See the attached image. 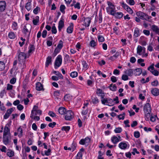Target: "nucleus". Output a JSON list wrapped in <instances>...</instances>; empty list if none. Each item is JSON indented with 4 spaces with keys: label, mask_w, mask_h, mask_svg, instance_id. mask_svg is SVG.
Wrapping results in <instances>:
<instances>
[{
    "label": "nucleus",
    "mask_w": 159,
    "mask_h": 159,
    "mask_svg": "<svg viewBox=\"0 0 159 159\" xmlns=\"http://www.w3.org/2000/svg\"><path fill=\"white\" fill-rule=\"evenodd\" d=\"M17 53L18 60L20 62L18 66L19 67L23 69L26 67L25 61L27 57L26 55L24 52H20V50H18Z\"/></svg>",
    "instance_id": "nucleus-1"
},
{
    "label": "nucleus",
    "mask_w": 159,
    "mask_h": 159,
    "mask_svg": "<svg viewBox=\"0 0 159 159\" xmlns=\"http://www.w3.org/2000/svg\"><path fill=\"white\" fill-rule=\"evenodd\" d=\"M107 3L108 6L106 8L107 12L110 15H113L114 12L115 11V5L109 1H107Z\"/></svg>",
    "instance_id": "nucleus-2"
},
{
    "label": "nucleus",
    "mask_w": 159,
    "mask_h": 159,
    "mask_svg": "<svg viewBox=\"0 0 159 159\" xmlns=\"http://www.w3.org/2000/svg\"><path fill=\"white\" fill-rule=\"evenodd\" d=\"M136 15L141 19L148 20L151 18V16H149L146 13L141 11H138L136 13Z\"/></svg>",
    "instance_id": "nucleus-3"
},
{
    "label": "nucleus",
    "mask_w": 159,
    "mask_h": 159,
    "mask_svg": "<svg viewBox=\"0 0 159 159\" xmlns=\"http://www.w3.org/2000/svg\"><path fill=\"white\" fill-rule=\"evenodd\" d=\"M2 141L6 145L9 144L11 142V134H3Z\"/></svg>",
    "instance_id": "nucleus-4"
},
{
    "label": "nucleus",
    "mask_w": 159,
    "mask_h": 159,
    "mask_svg": "<svg viewBox=\"0 0 159 159\" xmlns=\"http://www.w3.org/2000/svg\"><path fill=\"white\" fill-rule=\"evenodd\" d=\"M62 62V57L61 55H59L57 57L55 63V68H57L61 65Z\"/></svg>",
    "instance_id": "nucleus-5"
},
{
    "label": "nucleus",
    "mask_w": 159,
    "mask_h": 159,
    "mask_svg": "<svg viewBox=\"0 0 159 159\" xmlns=\"http://www.w3.org/2000/svg\"><path fill=\"white\" fill-rule=\"evenodd\" d=\"M32 26L29 24H27L23 27V32L26 34L28 33H29L30 35L31 30Z\"/></svg>",
    "instance_id": "nucleus-6"
},
{
    "label": "nucleus",
    "mask_w": 159,
    "mask_h": 159,
    "mask_svg": "<svg viewBox=\"0 0 159 159\" xmlns=\"http://www.w3.org/2000/svg\"><path fill=\"white\" fill-rule=\"evenodd\" d=\"M65 116V119L67 120H70L73 117L74 113L71 110L67 111Z\"/></svg>",
    "instance_id": "nucleus-7"
},
{
    "label": "nucleus",
    "mask_w": 159,
    "mask_h": 159,
    "mask_svg": "<svg viewBox=\"0 0 159 159\" xmlns=\"http://www.w3.org/2000/svg\"><path fill=\"white\" fill-rule=\"evenodd\" d=\"M148 70H150V72L155 76H157L159 74V72L157 70H154V68L153 65H152L149 66Z\"/></svg>",
    "instance_id": "nucleus-8"
},
{
    "label": "nucleus",
    "mask_w": 159,
    "mask_h": 159,
    "mask_svg": "<svg viewBox=\"0 0 159 159\" xmlns=\"http://www.w3.org/2000/svg\"><path fill=\"white\" fill-rule=\"evenodd\" d=\"M143 111L144 113H148L151 112V106L150 104L146 103L144 106Z\"/></svg>",
    "instance_id": "nucleus-9"
},
{
    "label": "nucleus",
    "mask_w": 159,
    "mask_h": 159,
    "mask_svg": "<svg viewBox=\"0 0 159 159\" xmlns=\"http://www.w3.org/2000/svg\"><path fill=\"white\" fill-rule=\"evenodd\" d=\"M6 7V3L5 1H0V11L3 12L5 11Z\"/></svg>",
    "instance_id": "nucleus-10"
},
{
    "label": "nucleus",
    "mask_w": 159,
    "mask_h": 159,
    "mask_svg": "<svg viewBox=\"0 0 159 159\" xmlns=\"http://www.w3.org/2000/svg\"><path fill=\"white\" fill-rule=\"evenodd\" d=\"M122 7L127 11L129 14H132L133 13V11L132 9L127 4L124 3H122Z\"/></svg>",
    "instance_id": "nucleus-11"
},
{
    "label": "nucleus",
    "mask_w": 159,
    "mask_h": 159,
    "mask_svg": "<svg viewBox=\"0 0 159 159\" xmlns=\"http://www.w3.org/2000/svg\"><path fill=\"white\" fill-rule=\"evenodd\" d=\"M10 124H7L4 127L3 134H11L10 133V129L9 128V127L10 126Z\"/></svg>",
    "instance_id": "nucleus-12"
},
{
    "label": "nucleus",
    "mask_w": 159,
    "mask_h": 159,
    "mask_svg": "<svg viewBox=\"0 0 159 159\" xmlns=\"http://www.w3.org/2000/svg\"><path fill=\"white\" fill-rule=\"evenodd\" d=\"M84 25L86 27H89L91 22V19L89 17L84 18Z\"/></svg>",
    "instance_id": "nucleus-13"
},
{
    "label": "nucleus",
    "mask_w": 159,
    "mask_h": 159,
    "mask_svg": "<svg viewBox=\"0 0 159 159\" xmlns=\"http://www.w3.org/2000/svg\"><path fill=\"white\" fill-rule=\"evenodd\" d=\"M90 142V139L86 137L85 139H82L79 142V143L81 145H84L89 143Z\"/></svg>",
    "instance_id": "nucleus-14"
},
{
    "label": "nucleus",
    "mask_w": 159,
    "mask_h": 159,
    "mask_svg": "<svg viewBox=\"0 0 159 159\" xmlns=\"http://www.w3.org/2000/svg\"><path fill=\"white\" fill-rule=\"evenodd\" d=\"M13 111V109L12 108L8 110L4 116V118L5 119L8 118Z\"/></svg>",
    "instance_id": "nucleus-15"
},
{
    "label": "nucleus",
    "mask_w": 159,
    "mask_h": 159,
    "mask_svg": "<svg viewBox=\"0 0 159 159\" xmlns=\"http://www.w3.org/2000/svg\"><path fill=\"white\" fill-rule=\"evenodd\" d=\"M96 93L99 96L101 97V98H103L105 96V93L102 89H97Z\"/></svg>",
    "instance_id": "nucleus-16"
},
{
    "label": "nucleus",
    "mask_w": 159,
    "mask_h": 159,
    "mask_svg": "<svg viewBox=\"0 0 159 159\" xmlns=\"http://www.w3.org/2000/svg\"><path fill=\"white\" fill-rule=\"evenodd\" d=\"M152 94L154 96H157L159 94V89L157 88L153 89L151 90Z\"/></svg>",
    "instance_id": "nucleus-17"
},
{
    "label": "nucleus",
    "mask_w": 159,
    "mask_h": 159,
    "mask_svg": "<svg viewBox=\"0 0 159 159\" xmlns=\"http://www.w3.org/2000/svg\"><path fill=\"white\" fill-rule=\"evenodd\" d=\"M36 89L38 91L44 90L43 84L39 82H38L36 84Z\"/></svg>",
    "instance_id": "nucleus-18"
},
{
    "label": "nucleus",
    "mask_w": 159,
    "mask_h": 159,
    "mask_svg": "<svg viewBox=\"0 0 159 159\" xmlns=\"http://www.w3.org/2000/svg\"><path fill=\"white\" fill-rule=\"evenodd\" d=\"M66 111V109L63 107H60L58 110V112L61 115L65 114Z\"/></svg>",
    "instance_id": "nucleus-19"
},
{
    "label": "nucleus",
    "mask_w": 159,
    "mask_h": 159,
    "mask_svg": "<svg viewBox=\"0 0 159 159\" xmlns=\"http://www.w3.org/2000/svg\"><path fill=\"white\" fill-rule=\"evenodd\" d=\"M73 24L71 23L70 25L68 27L67 29V32L69 34L71 33L73 31Z\"/></svg>",
    "instance_id": "nucleus-20"
},
{
    "label": "nucleus",
    "mask_w": 159,
    "mask_h": 159,
    "mask_svg": "<svg viewBox=\"0 0 159 159\" xmlns=\"http://www.w3.org/2000/svg\"><path fill=\"white\" fill-rule=\"evenodd\" d=\"M119 147L122 149H125L127 147V144L125 143L121 142L119 144Z\"/></svg>",
    "instance_id": "nucleus-21"
},
{
    "label": "nucleus",
    "mask_w": 159,
    "mask_h": 159,
    "mask_svg": "<svg viewBox=\"0 0 159 159\" xmlns=\"http://www.w3.org/2000/svg\"><path fill=\"white\" fill-rule=\"evenodd\" d=\"M112 15L115 16L116 18L118 19H120L122 18V17L123 16V14L121 12L116 13L115 11L114 12L113 15Z\"/></svg>",
    "instance_id": "nucleus-22"
},
{
    "label": "nucleus",
    "mask_w": 159,
    "mask_h": 159,
    "mask_svg": "<svg viewBox=\"0 0 159 159\" xmlns=\"http://www.w3.org/2000/svg\"><path fill=\"white\" fill-rule=\"evenodd\" d=\"M64 26V23L63 20H61L58 23V30L60 31Z\"/></svg>",
    "instance_id": "nucleus-23"
},
{
    "label": "nucleus",
    "mask_w": 159,
    "mask_h": 159,
    "mask_svg": "<svg viewBox=\"0 0 159 159\" xmlns=\"http://www.w3.org/2000/svg\"><path fill=\"white\" fill-rule=\"evenodd\" d=\"M111 140L113 143L115 144H116L120 140L118 139V138L116 136H114L111 138Z\"/></svg>",
    "instance_id": "nucleus-24"
},
{
    "label": "nucleus",
    "mask_w": 159,
    "mask_h": 159,
    "mask_svg": "<svg viewBox=\"0 0 159 159\" xmlns=\"http://www.w3.org/2000/svg\"><path fill=\"white\" fill-rule=\"evenodd\" d=\"M124 73L129 76H132L133 73V71L132 69H128L125 71Z\"/></svg>",
    "instance_id": "nucleus-25"
},
{
    "label": "nucleus",
    "mask_w": 159,
    "mask_h": 159,
    "mask_svg": "<svg viewBox=\"0 0 159 159\" xmlns=\"http://www.w3.org/2000/svg\"><path fill=\"white\" fill-rule=\"evenodd\" d=\"M152 29L154 32L159 34V28L157 26L152 25Z\"/></svg>",
    "instance_id": "nucleus-26"
},
{
    "label": "nucleus",
    "mask_w": 159,
    "mask_h": 159,
    "mask_svg": "<svg viewBox=\"0 0 159 159\" xmlns=\"http://www.w3.org/2000/svg\"><path fill=\"white\" fill-rule=\"evenodd\" d=\"M52 57L51 56H48L47 58L45 66L46 67H48V66L51 63Z\"/></svg>",
    "instance_id": "nucleus-27"
},
{
    "label": "nucleus",
    "mask_w": 159,
    "mask_h": 159,
    "mask_svg": "<svg viewBox=\"0 0 159 159\" xmlns=\"http://www.w3.org/2000/svg\"><path fill=\"white\" fill-rule=\"evenodd\" d=\"M140 35V31L139 29L136 28L135 29L134 32V37L135 38Z\"/></svg>",
    "instance_id": "nucleus-28"
},
{
    "label": "nucleus",
    "mask_w": 159,
    "mask_h": 159,
    "mask_svg": "<svg viewBox=\"0 0 159 159\" xmlns=\"http://www.w3.org/2000/svg\"><path fill=\"white\" fill-rule=\"evenodd\" d=\"M29 2H27L26 3L25 7L26 9L28 11H30L31 9V1L30 0H29Z\"/></svg>",
    "instance_id": "nucleus-29"
},
{
    "label": "nucleus",
    "mask_w": 159,
    "mask_h": 159,
    "mask_svg": "<svg viewBox=\"0 0 159 159\" xmlns=\"http://www.w3.org/2000/svg\"><path fill=\"white\" fill-rule=\"evenodd\" d=\"M115 104L113 100L110 98H108V104L107 105L111 106L114 105Z\"/></svg>",
    "instance_id": "nucleus-30"
},
{
    "label": "nucleus",
    "mask_w": 159,
    "mask_h": 159,
    "mask_svg": "<svg viewBox=\"0 0 159 159\" xmlns=\"http://www.w3.org/2000/svg\"><path fill=\"white\" fill-rule=\"evenodd\" d=\"M18 134H19L18 136L20 137H21L22 136L23 131L22 129L21 126L19 127L17 129Z\"/></svg>",
    "instance_id": "nucleus-31"
},
{
    "label": "nucleus",
    "mask_w": 159,
    "mask_h": 159,
    "mask_svg": "<svg viewBox=\"0 0 159 159\" xmlns=\"http://www.w3.org/2000/svg\"><path fill=\"white\" fill-rule=\"evenodd\" d=\"M35 48L34 46L30 44V46L29 49L28 51V53H30L33 51H34Z\"/></svg>",
    "instance_id": "nucleus-32"
},
{
    "label": "nucleus",
    "mask_w": 159,
    "mask_h": 159,
    "mask_svg": "<svg viewBox=\"0 0 159 159\" xmlns=\"http://www.w3.org/2000/svg\"><path fill=\"white\" fill-rule=\"evenodd\" d=\"M82 64L84 69L87 70L88 69V65L86 61H83L82 62Z\"/></svg>",
    "instance_id": "nucleus-33"
},
{
    "label": "nucleus",
    "mask_w": 159,
    "mask_h": 159,
    "mask_svg": "<svg viewBox=\"0 0 159 159\" xmlns=\"http://www.w3.org/2000/svg\"><path fill=\"white\" fill-rule=\"evenodd\" d=\"M39 17L38 16H36V18L34 19L33 20V23L34 25H37L38 23L39 22Z\"/></svg>",
    "instance_id": "nucleus-34"
},
{
    "label": "nucleus",
    "mask_w": 159,
    "mask_h": 159,
    "mask_svg": "<svg viewBox=\"0 0 159 159\" xmlns=\"http://www.w3.org/2000/svg\"><path fill=\"white\" fill-rule=\"evenodd\" d=\"M8 36L10 39H14L16 37L15 34L13 32H11L8 34Z\"/></svg>",
    "instance_id": "nucleus-35"
},
{
    "label": "nucleus",
    "mask_w": 159,
    "mask_h": 159,
    "mask_svg": "<svg viewBox=\"0 0 159 159\" xmlns=\"http://www.w3.org/2000/svg\"><path fill=\"white\" fill-rule=\"evenodd\" d=\"M38 109V107L37 106H34L33 108L31 111V116H30V117L31 118H32L33 116L34 111H36Z\"/></svg>",
    "instance_id": "nucleus-36"
},
{
    "label": "nucleus",
    "mask_w": 159,
    "mask_h": 159,
    "mask_svg": "<svg viewBox=\"0 0 159 159\" xmlns=\"http://www.w3.org/2000/svg\"><path fill=\"white\" fill-rule=\"evenodd\" d=\"M136 71V73L135 74L136 75H140L142 72V70L140 68H137L135 70Z\"/></svg>",
    "instance_id": "nucleus-37"
},
{
    "label": "nucleus",
    "mask_w": 159,
    "mask_h": 159,
    "mask_svg": "<svg viewBox=\"0 0 159 159\" xmlns=\"http://www.w3.org/2000/svg\"><path fill=\"white\" fill-rule=\"evenodd\" d=\"M5 68V64L3 62L0 61V71H2Z\"/></svg>",
    "instance_id": "nucleus-38"
},
{
    "label": "nucleus",
    "mask_w": 159,
    "mask_h": 159,
    "mask_svg": "<svg viewBox=\"0 0 159 159\" xmlns=\"http://www.w3.org/2000/svg\"><path fill=\"white\" fill-rule=\"evenodd\" d=\"M57 30L55 26V24H53L52 28V34H56L57 33Z\"/></svg>",
    "instance_id": "nucleus-39"
},
{
    "label": "nucleus",
    "mask_w": 159,
    "mask_h": 159,
    "mask_svg": "<svg viewBox=\"0 0 159 159\" xmlns=\"http://www.w3.org/2000/svg\"><path fill=\"white\" fill-rule=\"evenodd\" d=\"M110 89L112 91H115L116 89V87L115 84H111L109 86Z\"/></svg>",
    "instance_id": "nucleus-40"
},
{
    "label": "nucleus",
    "mask_w": 159,
    "mask_h": 159,
    "mask_svg": "<svg viewBox=\"0 0 159 159\" xmlns=\"http://www.w3.org/2000/svg\"><path fill=\"white\" fill-rule=\"evenodd\" d=\"M143 49L142 47L140 46H138L137 48V53L139 55H140V53L142 52Z\"/></svg>",
    "instance_id": "nucleus-41"
},
{
    "label": "nucleus",
    "mask_w": 159,
    "mask_h": 159,
    "mask_svg": "<svg viewBox=\"0 0 159 159\" xmlns=\"http://www.w3.org/2000/svg\"><path fill=\"white\" fill-rule=\"evenodd\" d=\"M125 113L124 112L122 114H120L118 116V118L119 120H124L125 118Z\"/></svg>",
    "instance_id": "nucleus-42"
},
{
    "label": "nucleus",
    "mask_w": 159,
    "mask_h": 159,
    "mask_svg": "<svg viewBox=\"0 0 159 159\" xmlns=\"http://www.w3.org/2000/svg\"><path fill=\"white\" fill-rule=\"evenodd\" d=\"M14 153L12 151H10L7 153V155L9 157H12L14 156Z\"/></svg>",
    "instance_id": "nucleus-43"
},
{
    "label": "nucleus",
    "mask_w": 159,
    "mask_h": 159,
    "mask_svg": "<svg viewBox=\"0 0 159 159\" xmlns=\"http://www.w3.org/2000/svg\"><path fill=\"white\" fill-rule=\"evenodd\" d=\"M114 131L116 133H119L122 131V129L121 127L116 128Z\"/></svg>",
    "instance_id": "nucleus-44"
},
{
    "label": "nucleus",
    "mask_w": 159,
    "mask_h": 159,
    "mask_svg": "<svg viewBox=\"0 0 159 159\" xmlns=\"http://www.w3.org/2000/svg\"><path fill=\"white\" fill-rule=\"evenodd\" d=\"M70 129V127L69 126H65L62 127L61 130H64L67 132Z\"/></svg>",
    "instance_id": "nucleus-45"
},
{
    "label": "nucleus",
    "mask_w": 159,
    "mask_h": 159,
    "mask_svg": "<svg viewBox=\"0 0 159 159\" xmlns=\"http://www.w3.org/2000/svg\"><path fill=\"white\" fill-rule=\"evenodd\" d=\"M78 73L76 71L72 72L70 74V76L72 78H75L77 76Z\"/></svg>",
    "instance_id": "nucleus-46"
},
{
    "label": "nucleus",
    "mask_w": 159,
    "mask_h": 159,
    "mask_svg": "<svg viewBox=\"0 0 159 159\" xmlns=\"http://www.w3.org/2000/svg\"><path fill=\"white\" fill-rule=\"evenodd\" d=\"M101 98V102L102 104L105 105L106 103H108V98H104V97Z\"/></svg>",
    "instance_id": "nucleus-47"
},
{
    "label": "nucleus",
    "mask_w": 159,
    "mask_h": 159,
    "mask_svg": "<svg viewBox=\"0 0 159 159\" xmlns=\"http://www.w3.org/2000/svg\"><path fill=\"white\" fill-rule=\"evenodd\" d=\"M151 112H149L148 113H145V119L146 120H149V118L150 116V113Z\"/></svg>",
    "instance_id": "nucleus-48"
},
{
    "label": "nucleus",
    "mask_w": 159,
    "mask_h": 159,
    "mask_svg": "<svg viewBox=\"0 0 159 159\" xmlns=\"http://www.w3.org/2000/svg\"><path fill=\"white\" fill-rule=\"evenodd\" d=\"M63 47V42L61 40L59 41V43L58 44L57 48L61 49Z\"/></svg>",
    "instance_id": "nucleus-49"
},
{
    "label": "nucleus",
    "mask_w": 159,
    "mask_h": 159,
    "mask_svg": "<svg viewBox=\"0 0 159 159\" xmlns=\"http://www.w3.org/2000/svg\"><path fill=\"white\" fill-rule=\"evenodd\" d=\"M98 38L99 42H103L104 41V38L102 35H99L98 36Z\"/></svg>",
    "instance_id": "nucleus-50"
},
{
    "label": "nucleus",
    "mask_w": 159,
    "mask_h": 159,
    "mask_svg": "<svg viewBox=\"0 0 159 159\" xmlns=\"http://www.w3.org/2000/svg\"><path fill=\"white\" fill-rule=\"evenodd\" d=\"M66 8L65 6L63 5H61L60 6V11L62 13H65V9Z\"/></svg>",
    "instance_id": "nucleus-51"
},
{
    "label": "nucleus",
    "mask_w": 159,
    "mask_h": 159,
    "mask_svg": "<svg viewBox=\"0 0 159 159\" xmlns=\"http://www.w3.org/2000/svg\"><path fill=\"white\" fill-rule=\"evenodd\" d=\"M76 159H82V154L81 152H79L76 156Z\"/></svg>",
    "instance_id": "nucleus-52"
},
{
    "label": "nucleus",
    "mask_w": 159,
    "mask_h": 159,
    "mask_svg": "<svg viewBox=\"0 0 159 159\" xmlns=\"http://www.w3.org/2000/svg\"><path fill=\"white\" fill-rule=\"evenodd\" d=\"M40 8L38 7H37L36 8L34 9L33 10V12L35 14H37L38 13V11H39Z\"/></svg>",
    "instance_id": "nucleus-53"
},
{
    "label": "nucleus",
    "mask_w": 159,
    "mask_h": 159,
    "mask_svg": "<svg viewBox=\"0 0 159 159\" xmlns=\"http://www.w3.org/2000/svg\"><path fill=\"white\" fill-rule=\"evenodd\" d=\"M102 13L101 11L99 14V23H101L102 21Z\"/></svg>",
    "instance_id": "nucleus-54"
},
{
    "label": "nucleus",
    "mask_w": 159,
    "mask_h": 159,
    "mask_svg": "<svg viewBox=\"0 0 159 159\" xmlns=\"http://www.w3.org/2000/svg\"><path fill=\"white\" fill-rule=\"evenodd\" d=\"M90 44L91 47H94L96 45V42L94 40H92L90 42Z\"/></svg>",
    "instance_id": "nucleus-55"
},
{
    "label": "nucleus",
    "mask_w": 159,
    "mask_h": 159,
    "mask_svg": "<svg viewBox=\"0 0 159 159\" xmlns=\"http://www.w3.org/2000/svg\"><path fill=\"white\" fill-rule=\"evenodd\" d=\"M151 85L153 86H157L158 85V82L157 80H155L152 82Z\"/></svg>",
    "instance_id": "nucleus-56"
},
{
    "label": "nucleus",
    "mask_w": 159,
    "mask_h": 159,
    "mask_svg": "<svg viewBox=\"0 0 159 159\" xmlns=\"http://www.w3.org/2000/svg\"><path fill=\"white\" fill-rule=\"evenodd\" d=\"M17 23L15 22H14L12 25V27L13 30H16L17 29Z\"/></svg>",
    "instance_id": "nucleus-57"
},
{
    "label": "nucleus",
    "mask_w": 159,
    "mask_h": 159,
    "mask_svg": "<svg viewBox=\"0 0 159 159\" xmlns=\"http://www.w3.org/2000/svg\"><path fill=\"white\" fill-rule=\"evenodd\" d=\"M140 133L139 131L134 132V135L136 138H139L140 137Z\"/></svg>",
    "instance_id": "nucleus-58"
},
{
    "label": "nucleus",
    "mask_w": 159,
    "mask_h": 159,
    "mask_svg": "<svg viewBox=\"0 0 159 159\" xmlns=\"http://www.w3.org/2000/svg\"><path fill=\"white\" fill-rule=\"evenodd\" d=\"M51 150L50 149H48L47 151H44L45 154L46 156H48L50 155Z\"/></svg>",
    "instance_id": "nucleus-59"
},
{
    "label": "nucleus",
    "mask_w": 159,
    "mask_h": 159,
    "mask_svg": "<svg viewBox=\"0 0 159 159\" xmlns=\"http://www.w3.org/2000/svg\"><path fill=\"white\" fill-rule=\"evenodd\" d=\"M121 79L124 80H127L128 79V77L126 75H123L122 76Z\"/></svg>",
    "instance_id": "nucleus-60"
},
{
    "label": "nucleus",
    "mask_w": 159,
    "mask_h": 159,
    "mask_svg": "<svg viewBox=\"0 0 159 159\" xmlns=\"http://www.w3.org/2000/svg\"><path fill=\"white\" fill-rule=\"evenodd\" d=\"M56 124V123L55 122H54L52 123H49L48 125L49 127L53 128L55 126Z\"/></svg>",
    "instance_id": "nucleus-61"
},
{
    "label": "nucleus",
    "mask_w": 159,
    "mask_h": 159,
    "mask_svg": "<svg viewBox=\"0 0 159 159\" xmlns=\"http://www.w3.org/2000/svg\"><path fill=\"white\" fill-rule=\"evenodd\" d=\"M102 154L101 151H99L98 152V159H104L103 157H102Z\"/></svg>",
    "instance_id": "nucleus-62"
},
{
    "label": "nucleus",
    "mask_w": 159,
    "mask_h": 159,
    "mask_svg": "<svg viewBox=\"0 0 159 159\" xmlns=\"http://www.w3.org/2000/svg\"><path fill=\"white\" fill-rule=\"evenodd\" d=\"M92 102L94 104H97L98 102V100L97 97L92 99Z\"/></svg>",
    "instance_id": "nucleus-63"
},
{
    "label": "nucleus",
    "mask_w": 159,
    "mask_h": 159,
    "mask_svg": "<svg viewBox=\"0 0 159 159\" xmlns=\"http://www.w3.org/2000/svg\"><path fill=\"white\" fill-rule=\"evenodd\" d=\"M157 117L156 115H155L154 116H151L150 117V120L152 122H154L156 120V118Z\"/></svg>",
    "instance_id": "nucleus-64"
}]
</instances>
